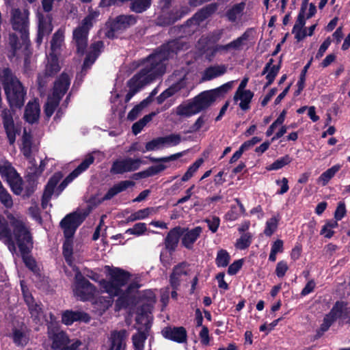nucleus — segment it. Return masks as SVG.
<instances>
[{
	"mask_svg": "<svg viewBox=\"0 0 350 350\" xmlns=\"http://www.w3.org/2000/svg\"><path fill=\"white\" fill-rule=\"evenodd\" d=\"M185 42L174 39L157 48L151 54L139 60L142 68L134 75L146 85L162 77L166 72V62L182 51Z\"/></svg>",
	"mask_w": 350,
	"mask_h": 350,
	"instance_id": "f257e3e1",
	"label": "nucleus"
},
{
	"mask_svg": "<svg viewBox=\"0 0 350 350\" xmlns=\"http://www.w3.org/2000/svg\"><path fill=\"white\" fill-rule=\"evenodd\" d=\"M10 15L12 27L13 30L19 33L21 40V42L15 33L9 34V45L11 48L12 55L15 56L17 51L23 45H27L30 42L29 32V12L27 10L22 11L20 8H12Z\"/></svg>",
	"mask_w": 350,
	"mask_h": 350,
	"instance_id": "f03ea898",
	"label": "nucleus"
},
{
	"mask_svg": "<svg viewBox=\"0 0 350 350\" xmlns=\"http://www.w3.org/2000/svg\"><path fill=\"white\" fill-rule=\"evenodd\" d=\"M47 336L51 342L53 350H78L82 345L79 339H70L68 333L62 329L59 322L53 313H49V319H46Z\"/></svg>",
	"mask_w": 350,
	"mask_h": 350,
	"instance_id": "7ed1b4c3",
	"label": "nucleus"
},
{
	"mask_svg": "<svg viewBox=\"0 0 350 350\" xmlns=\"http://www.w3.org/2000/svg\"><path fill=\"white\" fill-rule=\"evenodd\" d=\"M0 77L10 107H22L24 105L27 93L23 83L9 67L3 68Z\"/></svg>",
	"mask_w": 350,
	"mask_h": 350,
	"instance_id": "20e7f679",
	"label": "nucleus"
},
{
	"mask_svg": "<svg viewBox=\"0 0 350 350\" xmlns=\"http://www.w3.org/2000/svg\"><path fill=\"white\" fill-rule=\"evenodd\" d=\"M109 269V280H103L102 284L105 291L111 296H118L122 292V287L125 286L129 281L131 274L121 268H110Z\"/></svg>",
	"mask_w": 350,
	"mask_h": 350,
	"instance_id": "39448f33",
	"label": "nucleus"
},
{
	"mask_svg": "<svg viewBox=\"0 0 350 350\" xmlns=\"http://www.w3.org/2000/svg\"><path fill=\"white\" fill-rule=\"evenodd\" d=\"M232 87V82H227L217 88L203 91L194 96L193 98L199 112L208 109L217 98H224Z\"/></svg>",
	"mask_w": 350,
	"mask_h": 350,
	"instance_id": "423d86ee",
	"label": "nucleus"
},
{
	"mask_svg": "<svg viewBox=\"0 0 350 350\" xmlns=\"http://www.w3.org/2000/svg\"><path fill=\"white\" fill-rule=\"evenodd\" d=\"M183 155V152H177L170 156L162 157H154L148 156L146 158L148 159L151 163H159L157 165H151L145 170L135 173L132 175L131 178L133 180H138L139 179H144L148 177L156 176L161 172L165 170L168 166L164 163H168L172 161H175Z\"/></svg>",
	"mask_w": 350,
	"mask_h": 350,
	"instance_id": "0eeeda50",
	"label": "nucleus"
},
{
	"mask_svg": "<svg viewBox=\"0 0 350 350\" xmlns=\"http://www.w3.org/2000/svg\"><path fill=\"white\" fill-rule=\"evenodd\" d=\"M12 226L13 240L15 245H17L19 252H26V250L33 248V237L25 224L22 221L15 220L12 222Z\"/></svg>",
	"mask_w": 350,
	"mask_h": 350,
	"instance_id": "6e6552de",
	"label": "nucleus"
},
{
	"mask_svg": "<svg viewBox=\"0 0 350 350\" xmlns=\"http://www.w3.org/2000/svg\"><path fill=\"white\" fill-rule=\"evenodd\" d=\"M96 291V286L86 279L77 269L74 278L73 293L82 301L92 300Z\"/></svg>",
	"mask_w": 350,
	"mask_h": 350,
	"instance_id": "1a4fd4ad",
	"label": "nucleus"
},
{
	"mask_svg": "<svg viewBox=\"0 0 350 350\" xmlns=\"http://www.w3.org/2000/svg\"><path fill=\"white\" fill-rule=\"evenodd\" d=\"M190 9L187 5H175L170 9L160 11L155 19V24L159 27H168L180 21L188 14Z\"/></svg>",
	"mask_w": 350,
	"mask_h": 350,
	"instance_id": "9d476101",
	"label": "nucleus"
},
{
	"mask_svg": "<svg viewBox=\"0 0 350 350\" xmlns=\"http://www.w3.org/2000/svg\"><path fill=\"white\" fill-rule=\"evenodd\" d=\"M92 207L83 213L73 212L66 215L60 221V227L64 232V237L72 238L77 228L81 224L85 217L90 214Z\"/></svg>",
	"mask_w": 350,
	"mask_h": 350,
	"instance_id": "9b49d317",
	"label": "nucleus"
},
{
	"mask_svg": "<svg viewBox=\"0 0 350 350\" xmlns=\"http://www.w3.org/2000/svg\"><path fill=\"white\" fill-rule=\"evenodd\" d=\"M135 185V182L132 180H121L118 183L115 184L109 189L107 192L104 195V196L100 199H96V197H91L88 200V205L87 208L83 211L86 212L88 211L89 207H96L98 205L102 204L103 202L109 200L113 198L118 193L126 191L128 188L131 187H133Z\"/></svg>",
	"mask_w": 350,
	"mask_h": 350,
	"instance_id": "f8f14e48",
	"label": "nucleus"
},
{
	"mask_svg": "<svg viewBox=\"0 0 350 350\" xmlns=\"http://www.w3.org/2000/svg\"><path fill=\"white\" fill-rule=\"evenodd\" d=\"M142 164L146 162L139 158L133 159L126 157L122 159H116L112 163L110 172L113 174H123L137 170Z\"/></svg>",
	"mask_w": 350,
	"mask_h": 350,
	"instance_id": "ddd939ff",
	"label": "nucleus"
},
{
	"mask_svg": "<svg viewBox=\"0 0 350 350\" xmlns=\"http://www.w3.org/2000/svg\"><path fill=\"white\" fill-rule=\"evenodd\" d=\"M0 172L5 177L12 191L16 195H21L23 190V181L15 168L10 164L4 165L0 168Z\"/></svg>",
	"mask_w": 350,
	"mask_h": 350,
	"instance_id": "4468645a",
	"label": "nucleus"
},
{
	"mask_svg": "<svg viewBox=\"0 0 350 350\" xmlns=\"http://www.w3.org/2000/svg\"><path fill=\"white\" fill-rule=\"evenodd\" d=\"M1 116L8 142L10 145H13L15 143L16 134L18 133V131L14 125L12 113L10 109L5 108L2 110Z\"/></svg>",
	"mask_w": 350,
	"mask_h": 350,
	"instance_id": "2eb2a0df",
	"label": "nucleus"
},
{
	"mask_svg": "<svg viewBox=\"0 0 350 350\" xmlns=\"http://www.w3.org/2000/svg\"><path fill=\"white\" fill-rule=\"evenodd\" d=\"M24 300L28 306V310L33 322L38 325L42 324L44 317L42 304L40 302H36L31 294H24Z\"/></svg>",
	"mask_w": 350,
	"mask_h": 350,
	"instance_id": "dca6fc26",
	"label": "nucleus"
},
{
	"mask_svg": "<svg viewBox=\"0 0 350 350\" xmlns=\"http://www.w3.org/2000/svg\"><path fill=\"white\" fill-rule=\"evenodd\" d=\"M189 265L186 261L178 262L176 265L169 276V284L174 288L180 287L183 281V276L188 275V267Z\"/></svg>",
	"mask_w": 350,
	"mask_h": 350,
	"instance_id": "f3484780",
	"label": "nucleus"
},
{
	"mask_svg": "<svg viewBox=\"0 0 350 350\" xmlns=\"http://www.w3.org/2000/svg\"><path fill=\"white\" fill-rule=\"evenodd\" d=\"M71 79L69 75L63 72L54 81L52 95L59 99H62L70 85Z\"/></svg>",
	"mask_w": 350,
	"mask_h": 350,
	"instance_id": "a211bd4d",
	"label": "nucleus"
},
{
	"mask_svg": "<svg viewBox=\"0 0 350 350\" xmlns=\"http://www.w3.org/2000/svg\"><path fill=\"white\" fill-rule=\"evenodd\" d=\"M162 336L170 340L178 342L183 343L187 341V330L184 327H165L161 330Z\"/></svg>",
	"mask_w": 350,
	"mask_h": 350,
	"instance_id": "6ab92c4d",
	"label": "nucleus"
},
{
	"mask_svg": "<svg viewBox=\"0 0 350 350\" xmlns=\"http://www.w3.org/2000/svg\"><path fill=\"white\" fill-rule=\"evenodd\" d=\"M91 318L83 311L66 310L62 312V323L66 325H71L75 322L89 323Z\"/></svg>",
	"mask_w": 350,
	"mask_h": 350,
	"instance_id": "aec40b11",
	"label": "nucleus"
},
{
	"mask_svg": "<svg viewBox=\"0 0 350 350\" xmlns=\"http://www.w3.org/2000/svg\"><path fill=\"white\" fill-rule=\"evenodd\" d=\"M62 178V173L61 172H57L54 173L48 180L46 185H45L41 200V205L42 208H45L46 207L48 202L51 199V197L54 193L55 188Z\"/></svg>",
	"mask_w": 350,
	"mask_h": 350,
	"instance_id": "412c9836",
	"label": "nucleus"
},
{
	"mask_svg": "<svg viewBox=\"0 0 350 350\" xmlns=\"http://www.w3.org/2000/svg\"><path fill=\"white\" fill-rule=\"evenodd\" d=\"M0 241L8 246L12 253L16 252V247L13 240L12 230L9 227V223L1 215H0Z\"/></svg>",
	"mask_w": 350,
	"mask_h": 350,
	"instance_id": "4be33fe9",
	"label": "nucleus"
},
{
	"mask_svg": "<svg viewBox=\"0 0 350 350\" xmlns=\"http://www.w3.org/2000/svg\"><path fill=\"white\" fill-rule=\"evenodd\" d=\"M184 228L178 226L172 228L164 239L165 249L170 252H174L178 247L180 238L184 232Z\"/></svg>",
	"mask_w": 350,
	"mask_h": 350,
	"instance_id": "5701e85b",
	"label": "nucleus"
},
{
	"mask_svg": "<svg viewBox=\"0 0 350 350\" xmlns=\"http://www.w3.org/2000/svg\"><path fill=\"white\" fill-rule=\"evenodd\" d=\"M185 230L181 236V244L187 250H192L193 244L200 237L202 228L200 226H196L192 229L184 228Z\"/></svg>",
	"mask_w": 350,
	"mask_h": 350,
	"instance_id": "b1692460",
	"label": "nucleus"
},
{
	"mask_svg": "<svg viewBox=\"0 0 350 350\" xmlns=\"http://www.w3.org/2000/svg\"><path fill=\"white\" fill-rule=\"evenodd\" d=\"M88 34L89 33L87 31H83L77 27L73 30L72 37L78 55H83L85 54L88 46Z\"/></svg>",
	"mask_w": 350,
	"mask_h": 350,
	"instance_id": "393cba45",
	"label": "nucleus"
},
{
	"mask_svg": "<svg viewBox=\"0 0 350 350\" xmlns=\"http://www.w3.org/2000/svg\"><path fill=\"white\" fill-rule=\"evenodd\" d=\"M138 16L133 14H120L117 16L111 23L113 24V27L120 31L135 25Z\"/></svg>",
	"mask_w": 350,
	"mask_h": 350,
	"instance_id": "a878e982",
	"label": "nucleus"
},
{
	"mask_svg": "<svg viewBox=\"0 0 350 350\" xmlns=\"http://www.w3.org/2000/svg\"><path fill=\"white\" fill-rule=\"evenodd\" d=\"M150 329L149 321L144 323V329L141 327L137 328V333L132 336V341L134 350H144V343L148 336V332Z\"/></svg>",
	"mask_w": 350,
	"mask_h": 350,
	"instance_id": "bb28decb",
	"label": "nucleus"
},
{
	"mask_svg": "<svg viewBox=\"0 0 350 350\" xmlns=\"http://www.w3.org/2000/svg\"><path fill=\"white\" fill-rule=\"evenodd\" d=\"M274 62L273 59L271 58L268 61V62L265 64V66L264 67L261 75H264L267 74L266 75V79L267 82L264 86V88H266L269 86H270L274 81L276 76L278 75L280 68H281V60H280L278 65H273V63Z\"/></svg>",
	"mask_w": 350,
	"mask_h": 350,
	"instance_id": "cd10ccee",
	"label": "nucleus"
},
{
	"mask_svg": "<svg viewBox=\"0 0 350 350\" xmlns=\"http://www.w3.org/2000/svg\"><path fill=\"white\" fill-rule=\"evenodd\" d=\"M127 331L124 329L113 331L111 334V345L109 350H125Z\"/></svg>",
	"mask_w": 350,
	"mask_h": 350,
	"instance_id": "c85d7f7f",
	"label": "nucleus"
},
{
	"mask_svg": "<svg viewBox=\"0 0 350 350\" xmlns=\"http://www.w3.org/2000/svg\"><path fill=\"white\" fill-rule=\"evenodd\" d=\"M198 113L200 112L193 98L187 100L186 102L180 104L176 108V113L179 116L189 118Z\"/></svg>",
	"mask_w": 350,
	"mask_h": 350,
	"instance_id": "c756f323",
	"label": "nucleus"
},
{
	"mask_svg": "<svg viewBox=\"0 0 350 350\" xmlns=\"http://www.w3.org/2000/svg\"><path fill=\"white\" fill-rule=\"evenodd\" d=\"M185 87V82L184 79L178 80L177 82L173 83L168 88L165 90L157 97V103L159 105H161L166 99L174 96Z\"/></svg>",
	"mask_w": 350,
	"mask_h": 350,
	"instance_id": "7c9ffc66",
	"label": "nucleus"
},
{
	"mask_svg": "<svg viewBox=\"0 0 350 350\" xmlns=\"http://www.w3.org/2000/svg\"><path fill=\"white\" fill-rule=\"evenodd\" d=\"M40 113L39 104L36 102H29L25 109L24 118L26 122L33 124L38 121Z\"/></svg>",
	"mask_w": 350,
	"mask_h": 350,
	"instance_id": "2f4dec72",
	"label": "nucleus"
},
{
	"mask_svg": "<svg viewBox=\"0 0 350 350\" xmlns=\"http://www.w3.org/2000/svg\"><path fill=\"white\" fill-rule=\"evenodd\" d=\"M126 85L129 87V90L125 96V103L129 102L130 100L134 96L135 94L140 91V90L143 88L144 86L147 85L135 75H133L127 81Z\"/></svg>",
	"mask_w": 350,
	"mask_h": 350,
	"instance_id": "473e14b6",
	"label": "nucleus"
},
{
	"mask_svg": "<svg viewBox=\"0 0 350 350\" xmlns=\"http://www.w3.org/2000/svg\"><path fill=\"white\" fill-rule=\"evenodd\" d=\"M118 296V298L116 299L115 304L116 310L126 309L130 306L135 304L136 297L133 295H131L122 291L121 294H119Z\"/></svg>",
	"mask_w": 350,
	"mask_h": 350,
	"instance_id": "72a5a7b5",
	"label": "nucleus"
},
{
	"mask_svg": "<svg viewBox=\"0 0 350 350\" xmlns=\"http://www.w3.org/2000/svg\"><path fill=\"white\" fill-rule=\"evenodd\" d=\"M227 71L226 65L211 66L206 68L202 75L203 81H210L216 77H220L225 74Z\"/></svg>",
	"mask_w": 350,
	"mask_h": 350,
	"instance_id": "f704fd0d",
	"label": "nucleus"
},
{
	"mask_svg": "<svg viewBox=\"0 0 350 350\" xmlns=\"http://www.w3.org/2000/svg\"><path fill=\"white\" fill-rule=\"evenodd\" d=\"M254 97V93L250 90H247L241 92H235L234 95V100L235 102L241 100L239 107L247 111L250 109V103Z\"/></svg>",
	"mask_w": 350,
	"mask_h": 350,
	"instance_id": "c9c22d12",
	"label": "nucleus"
},
{
	"mask_svg": "<svg viewBox=\"0 0 350 350\" xmlns=\"http://www.w3.org/2000/svg\"><path fill=\"white\" fill-rule=\"evenodd\" d=\"M245 8V3L244 1L233 5L226 12L225 16L227 20L230 23L237 22L238 16H242Z\"/></svg>",
	"mask_w": 350,
	"mask_h": 350,
	"instance_id": "e433bc0d",
	"label": "nucleus"
},
{
	"mask_svg": "<svg viewBox=\"0 0 350 350\" xmlns=\"http://www.w3.org/2000/svg\"><path fill=\"white\" fill-rule=\"evenodd\" d=\"M13 342L17 347H25L29 342V336L22 329L14 327L10 335Z\"/></svg>",
	"mask_w": 350,
	"mask_h": 350,
	"instance_id": "4c0bfd02",
	"label": "nucleus"
},
{
	"mask_svg": "<svg viewBox=\"0 0 350 350\" xmlns=\"http://www.w3.org/2000/svg\"><path fill=\"white\" fill-rule=\"evenodd\" d=\"M131 1L129 9L136 14H142L148 10L152 0H124V2Z\"/></svg>",
	"mask_w": 350,
	"mask_h": 350,
	"instance_id": "58836bf2",
	"label": "nucleus"
},
{
	"mask_svg": "<svg viewBox=\"0 0 350 350\" xmlns=\"http://www.w3.org/2000/svg\"><path fill=\"white\" fill-rule=\"evenodd\" d=\"M61 69L59 64V59L56 55L53 53L50 54V58L48 60V63L46 65L44 73L46 76L53 77L55 76Z\"/></svg>",
	"mask_w": 350,
	"mask_h": 350,
	"instance_id": "ea45409f",
	"label": "nucleus"
},
{
	"mask_svg": "<svg viewBox=\"0 0 350 350\" xmlns=\"http://www.w3.org/2000/svg\"><path fill=\"white\" fill-rule=\"evenodd\" d=\"M99 15L100 12L98 11H90L81 21L77 28L83 31H87V32L89 33Z\"/></svg>",
	"mask_w": 350,
	"mask_h": 350,
	"instance_id": "a19ab883",
	"label": "nucleus"
},
{
	"mask_svg": "<svg viewBox=\"0 0 350 350\" xmlns=\"http://www.w3.org/2000/svg\"><path fill=\"white\" fill-rule=\"evenodd\" d=\"M72 238L65 237L62 245V254L66 263L71 266L73 262V243Z\"/></svg>",
	"mask_w": 350,
	"mask_h": 350,
	"instance_id": "79ce46f5",
	"label": "nucleus"
},
{
	"mask_svg": "<svg viewBox=\"0 0 350 350\" xmlns=\"http://www.w3.org/2000/svg\"><path fill=\"white\" fill-rule=\"evenodd\" d=\"M340 168L341 165L340 164L333 165L320 175L317 179V182L321 183L323 186L327 185Z\"/></svg>",
	"mask_w": 350,
	"mask_h": 350,
	"instance_id": "37998d69",
	"label": "nucleus"
},
{
	"mask_svg": "<svg viewBox=\"0 0 350 350\" xmlns=\"http://www.w3.org/2000/svg\"><path fill=\"white\" fill-rule=\"evenodd\" d=\"M60 101L61 99L54 97L53 95L48 97L47 101L44 107V112L48 119L52 116L56 108L59 106Z\"/></svg>",
	"mask_w": 350,
	"mask_h": 350,
	"instance_id": "c03bdc74",
	"label": "nucleus"
},
{
	"mask_svg": "<svg viewBox=\"0 0 350 350\" xmlns=\"http://www.w3.org/2000/svg\"><path fill=\"white\" fill-rule=\"evenodd\" d=\"M36 178V173H29L27 174V184L25 187L24 198H29L35 192L37 187Z\"/></svg>",
	"mask_w": 350,
	"mask_h": 350,
	"instance_id": "a18cd8bd",
	"label": "nucleus"
},
{
	"mask_svg": "<svg viewBox=\"0 0 350 350\" xmlns=\"http://www.w3.org/2000/svg\"><path fill=\"white\" fill-rule=\"evenodd\" d=\"M254 33V28H248L245 31L239 38L232 40L228 44V46H231V49H239L241 45L243 44L244 41H247L252 36Z\"/></svg>",
	"mask_w": 350,
	"mask_h": 350,
	"instance_id": "49530a36",
	"label": "nucleus"
},
{
	"mask_svg": "<svg viewBox=\"0 0 350 350\" xmlns=\"http://www.w3.org/2000/svg\"><path fill=\"white\" fill-rule=\"evenodd\" d=\"M347 304L342 301H336L327 314L335 321L340 318L343 319L345 307Z\"/></svg>",
	"mask_w": 350,
	"mask_h": 350,
	"instance_id": "de8ad7c7",
	"label": "nucleus"
},
{
	"mask_svg": "<svg viewBox=\"0 0 350 350\" xmlns=\"http://www.w3.org/2000/svg\"><path fill=\"white\" fill-rule=\"evenodd\" d=\"M32 137L30 133H27L25 130L22 137L21 152L26 158H29L31 155Z\"/></svg>",
	"mask_w": 350,
	"mask_h": 350,
	"instance_id": "09e8293b",
	"label": "nucleus"
},
{
	"mask_svg": "<svg viewBox=\"0 0 350 350\" xmlns=\"http://www.w3.org/2000/svg\"><path fill=\"white\" fill-rule=\"evenodd\" d=\"M204 161L203 158H198L193 163L189 165L186 172L182 176L181 182H187L190 180L197 172Z\"/></svg>",
	"mask_w": 350,
	"mask_h": 350,
	"instance_id": "8fccbe9b",
	"label": "nucleus"
},
{
	"mask_svg": "<svg viewBox=\"0 0 350 350\" xmlns=\"http://www.w3.org/2000/svg\"><path fill=\"white\" fill-rule=\"evenodd\" d=\"M292 161V158L288 155L286 154L276 159L273 163L266 167L267 170H278L282 169L284 166L288 165Z\"/></svg>",
	"mask_w": 350,
	"mask_h": 350,
	"instance_id": "3c124183",
	"label": "nucleus"
},
{
	"mask_svg": "<svg viewBox=\"0 0 350 350\" xmlns=\"http://www.w3.org/2000/svg\"><path fill=\"white\" fill-rule=\"evenodd\" d=\"M230 261V256L227 250L221 249L218 250L215 258V264L218 267H226Z\"/></svg>",
	"mask_w": 350,
	"mask_h": 350,
	"instance_id": "603ef678",
	"label": "nucleus"
},
{
	"mask_svg": "<svg viewBox=\"0 0 350 350\" xmlns=\"http://www.w3.org/2000/svg\"><path fill=\"white\" fill-rule=\"evenodd\" d=\"M252 241V234L250 232L243 233L240 238L237 239L234 246L239 250H245L250 246Z\"/></svg>",
	"mask_w": 350,
	"mask_h": 350,
	"instance_id": "864d4df0",
	"label": "nucleus"
},
{
	"mask_svg": "<svg viewBox=\"0 0 350 350\" xmlns=\"http://www.w3.org/2000/svg\"><path fill=\"white\" fill-rule=\"evenodd\" d=\"M279 221V217L273 216L266 221L264 234L267 237H270L277 230Z\"/></svg>",
	"mask_w": 350,
	"mask_h": 350,
	"instance_id": "5fc2aeb1",
	"label": "nucleus"
},
{
	"mask_svg": "<svg viewBox=\"0 0 350 350\" xmlns=\"http://www.w3.org/2000/svg\"><path fill=\"white\" fill-rule=\"evenodd\" d=\"M32 249L33 248H29V250H26V252H20V253L25 266L30 270L34 271L37 267V264L35 259L30 255Z\"/></svg>",
	"mask_w": 350,
	"mask_h": 350,
	"instance_id": "6e6d98bb",
	"label": "nucleus"
},
{
	"mask_svg": "<svg viewBox=\"0 0 350 350\" xmlns=\"http://www.w3.org/2000/svg\"><path fill=\"white\" fill-rule=\"evenodd\" d=\"M64 31L58 29L53 36L51 40V49L53 52L59 50L64 42Z\"/></svg>",
	"mask_w": 350,
	"mask_h": 350,
	"instance_id": "4d7b16f0",
	"label": "nucleus"
},
{
	"mask_svg": "<svg viewBox=\"0 0 350 350\" xmlns=\"http://www.w3.org/2000/svg\"><path fill=\"white\" fill-rule=\"evenodd\" d=\"M94 161V157L91 154H89L81 161V163L72 171L77 176L82 172L85 171Z\"/></svg>",
	"mask_w": 350,
	"mask_h": 350,
	"instance_id": "13d9d810",
	"label": "nucleus"
},
{
	"mask_svg": "<svg viewBox=\"0 0 350 350\" xmlns=\"http://www.w3.org/2000/svg\"><path fill=\"white\" fill-rule=\"evenodd\" d=\"M151 312V306L148 304H144L140 306L137 309V315L135 321L137 324L142 323L144 319H147L148 313ZM148 321L146 319V321Z\"/></svg>",
	"mask_w": 350,
	"mask_h": 350,
	"instance_id": "bf43d9fd",
	"label": "nucleus"
},
{
	"mask_svg": "<svg viewBox=\"0 0 350 350\" xmlns=\"http://www.w3.org/2000/svg\"><path fill=\"white\" fill-rule=\"evenodd\" d=\"M163 145L175 146L178 145L181 142V136L180 134H170L165 137H161Z\"/></svg>",
	"mask_w": 350,
	"mask_h": 350,
	"instance_id": "052dcab7",
	"label": "nucleus"
},
{
	"mask_svg": "<svg viewBox=\"0 0 350 350\" xmlns=\"http://www.w3.org/2000/svg\"><path fill=\"white\" fill-rule=\"evenodd\" d=\"M147 230V226L145 223H137L133 228H129L125 231L126 234H133L135 236L142 235Z\"/></svg>",
	"mask_w": 350,
	"mask_h": 350,
	"instance_id": "680f3d73",
	"label": "nucleus"
},
{
	"mask_svg": "<svg viewBox=\"0 0 350 350\" xmlns=\"http://www.w3.org/2000/svg\"><path fill=\"white\" fill-rule=\"evenodd\" d=\"M207 18L208 17L206 16V15H205L203 11L200 9L193 15V16L191 18H189L187 21H185V23L183 25H181V27H189L193 23V21H196L198 23H199Z\"/></svg>",
	"mask_w": 350,
	"mask_h": 350,
	"instance_id": "e2e57ef3",
	"label": "nucleus"
},
{
	"mask_svg": "<svg viewBox=\"0 0 350 350\" xmlns=\"http://www.w3.org/2000/svg\"><path fill=\"white\" fill-rule=\"evenodd\" d=\"M161 145H163L161 137H159L147 142L145 146V149H142L141 151L142 152H146L147 151L158 150Z\"/></svg>",
	"mask_w": 350,
	"mask_h": 350,
	"instance_id": "0e129e2a",
	"label": "nucleus"
},
{
	"mask_svg": "<svg viewBox=\"0 0 350 350\" xmlns=\"http://www.w3.org/2000/svg\"><path fill=\"white\" fill-rule=\"evenodd\" d=\"M97 57L96 56L92 55L88 53L86 54V56L83 60L82 68H81V73L83 75H86L87 70L91 68V66L94 64Z\"/></svg>",
	"mask_w": 350,
	"mask_h": 350,
	"instance_id": "69168bd1",
	"label": "nucleus"
},
{
	"mask_svg": "<svg viewBox=\"0 0 350 350\" xmlns=\"http://www.w3.org/2000/svg\"><path fill=\"white\" fill-rule=\"evenodd\" d=\"M103 47L104 42L102 40L96 41L91 44L90 47V51L88 52V53L95 57L96 56L98 58L100 55Z\"/></svg>",
	"mask_w": 350,
	"mask_h": 350,
	"instance_id": "338daca9",
	"label": "nucleus"
},
{
	"mask_svg": "<svg viewBox=\"0 0 350 350\" xmlns=\"http://www.w3.org/2000/svg\"><path fill=\"white\" fill-rule=\"evenodd\" d=\"M288 270V266L286 261L280 260L276 265L275 273L278 278H282L285 275Z\"/></svg>",
	"mask_w": 350,
	"mask_h": 350,
	"instance_id": "774afa93",
	"label": "nucleus"
}]
</instances>
